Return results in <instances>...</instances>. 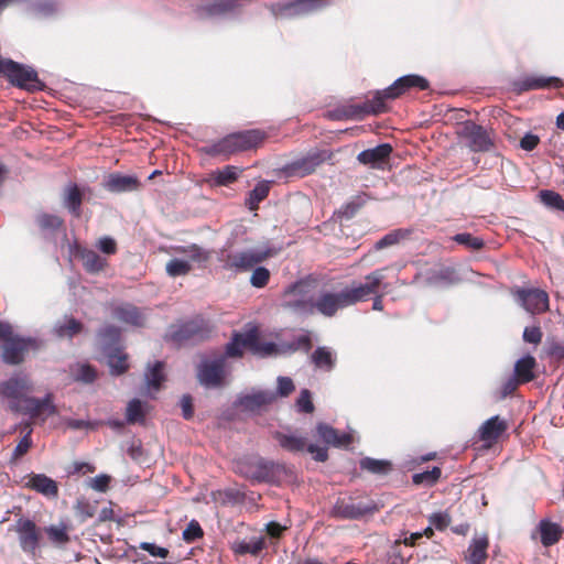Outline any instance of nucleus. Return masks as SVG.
<instances>
[{"label":"nucleus","instance_id":"423d86ee","mask_svg":"<svg viewBox=\"0 0 564 564\" xmlns=\"http://www.w3.org/2000/svg\"><path fill=\"white\" fill-rule=\"evenodd\" d=\"M378 511L379 507L376 501L348 496L336 500L329 516L338 520H359Z\"/></svg>","mask_w":564,"mask_h":564},{"label":"nucleus","instance_id":"9b49d317","mask_svg":"<svg viewBox=\"0 0 564 564\" xmlns=\"http://www.w3.org/2000/svg\"><path fill=\"white\" fill-rule=\"evenodd\" d=\"M326 0H294L290 2H273L267 6L275 19L294 18L314 11Z\"/></svg>","mask_w":564,"mask_h":564},{"label":"nucleus","instance_id":"4c0bfd02","mask_svg":"<svg viewBox=\"0 0 564 564\" xmlns=\"http://www.w3.org/2000/svg\"><path fill=\"white\" fill-rule=\"evenodd\" d=\"M561 80L557 77H529L521 86L522 90L540 89L550 86L558 87Z\"/></svg>","mask_w":564,"mask_h":564},{"label":"nucleus","instance_id":"9d476101","mask_svg":"<svg viewBox=\"0 0 564 564\" xmlns=\"http://www.w3.org/2000/svg\"><path fill=\"white\" fill-rule=\"evenodd\" d=\"M327 159H329L327 151H310L305 156L286 164L283 172L289 177H304L315 172Z\"/></svg>","mask_w":564,"mask_h":564},{"label":"nucleus","instance_id":"e433bc0d","mask_svg":"<svg viewBox=\"0 0 564 564\" xmlns=\"http://www.w3.org/2000/svg\"><path fill=\"white\" fill-rule=\"evenodd\" d=\"M163 368L164 364L156 361L154 366L145 372V380L149 388L155 391L160 390L162 382L165 380Z\"/></svg>","mask_w":564,"mask_h":564},{"label":"nucleus","instance_id":"58836bf2","mask_svg":"<svg viewBox=\"0 0 564 564\" xmlns=\"http://www.w3.org/2000/svg\"><path fill=\"white\" fill-rule=\"evenodd\" d=\"M265 546L264 538H257L250 541H241L236 544L235 552L238 554L258 555Z\"/></svg>","mask_w":564,"mask_h":564},{"label":"nucleus","instance_id":"a878e982","mask_svg":"<svg viewBox=\"0 0 564 564\" xmlns=\"http://www.w3.org/2000/svg\"><path fill=\"white\" fill-rule=\"evenodd\" d=\"M563 530L560 524L555 522H551L547 519H543L539 522L536 527V531L533 534V538L536 535L540 539V542L544 546H551L555 544L560 538L562 536Z\"/></svg>","mask_w":564,"mask_h":564},{"label":"nucleus","instance_id":"393cba45","mask_svg":"<svg viewBox=\"0 0 564 564\" xmlns=\"http://www.w3.org/2000/svg\"><path fill=\"white\" fill-rule=\"evenodd\" d=\"M112 315L119 322L131 326L142 327L145 323V317L141 313L140 308L129 303L115 307Z\"/></svg>","mask_w":564,"mask_h":564},{"label":"nucleus","instance_id":"a211bd4d","mask_svg":"<svg viewBox=\"0 0 564 564\" xmlns=\"http://www.w3.org/2000/svg\"><path fill=\"white\" fill-rule=\"evenodd\" d=\"M392 145L389 143L379 144L372 149L361 151L357 160L364 164L369 165L372 169H382L392 153Z\"/></svg>","mask_w":564,"mask_h":564},{"label":"nucleus","instance_id":"a19ab883","mask_svg":"<svg viewBox=\"0 0 564 564\" xmlns=\"http://www.w3.org/2000/svg\"><path fill=\"white\" fill-rule=\"evenodd\" d=\"M271 183L269 181L259 182L249 194V207L256 209L260 202L269 195Z\"/></svg>","mask_w":564,"mask_h":564},{"label":"nucleus","instance_id":"c85d7f7f","mask_svg":"<svg viewBox=\"0 0 564 564\" xmlns=\"http://www.w3.org/2000/svg\"><path fill=\"white\" fill-rule=\"evenodd\" d=\"M311 362L318 369L332 371L336 365V357L326 346L317 347L310 356Z\"/></svg>","mask_w":564,"mask_h":564},{"label":"nucleus","instance_id":"603ef678","mask_svg":"<svg viewBox=\"0 0 564 564\" xmlns=\"http://www.w3.org/2000/svg\"><path fill=\"white\" fill-rule=\"evenodd\" d=\"M182 535L184 541L194 542L204 535V531L196 520H192L183 531Z\"/></svg>","mask_w":564,"mask_h":564},{"label":"nucleus","instance_id":"f704fd0d","mask_svg":"<svg viewBox=\"0 0 564 564\" xmlns=\"http://www.w3.org/2000/svg\"><path fill=\"white\" fill-rule=\"evenodd\" d=\"M360 468L371 474L387 475L392 470V464L384 459L365 457L360 460Z\"/></svg>","mask_w":564,"mask_h":564},{"label":"nucleus","instance_id":"c756f323","mask_svg":"<svg viewBox=\"0 0 564 564\" xmlns=\"http://www.w3.org/2000/svg\"><path fill=\"white\" fill-rule=\"evenodd\" d=\"M536 367V360L531 355L521 357L514 364V376L520 382L525 383L532 381L535 378L534 369Z\"/></svg>","mask_w":564,"mask_h":564},{"label":"nucleus","instance_id":"f3484780","mask_svg":"<svg viewBox=\"0 0 564 564\" xmlns=\"http://www.w3.org/2000/svg\"><path fill=\"white\" fill-rule=\"evenodd\" d=\"M257 347V329L247 333H235L231 340L225 347V358H240L245 349Z\"/></svg>","mask_w":564,"mask_h":564},{"label":"nucleus","instance_id":"3c124183","mask_svg":"<svg viewBox=\"0 0 564 564\" xmlns=\"http://www.w3.org/2000/svg\"><path fill=\"white\" fill-rule=\"evenodd\" d=\"M270 280V271L264 267H258L253 270L250 283L252 286L261 289L264 288Z\"/></svg>","mask_w":564,"mask_h":564},{"label":"nucleus","instance_id":"0eeeda50","mask_svg":"<svg viewBox=\"0 0 564 564\" xmlns=\"http://www.w3.org/2000/svg\"><path fill=\"white\" fill-rule=\"evenodd\" d=\"M3 75L13 86H17L29 91L42 89V83L37 77V73L31 68L25 67L12 59H8L0 69Z\"/></svg>","mask_w":564,"mask_h":564},{"label":"nucleus","instance_id":"39448f33","mask_svg":"<svg viewBox=\"0 0 564 564\" xmlns=\"http://www.w3.org/2000/svg\"><path fill=\"white\" fill-rule=\"evenodd\" d=\"M0 341L2 361L10 366L21 365L30 350L40 348L36 339L19 336L9 323L2 321H0Z\"/></svg>","mask_w":564,"mask_h":564},{"label":"nucleus","instance_id":"13d9d810","mask_svg":"<svg viewBox=\"0 0 564 564\" xmlns=\"http://www.w3.org/2000/svg\"><path fill=\"white\" fill-rule=\"evenodd\" d=\"M97 248L105 254L111 256L118 251L117 242L111 237H102L97 241Z\"/></svg>","mask_w":564,"mask_h":564},{"label":"nucleus","instance_id":"7ed1b4c3","mask_svg":"<svg viewBox=\"0 0 564 564\" xmlns=\"http://www.w3.org/2000/svg\"><path fill=\"white\" fill-rule=\"evenodd\" d=\"M267 137V133L260 129L235 132L205 144L200 148V152L213 158L223 156L228 159L230 155L238 152L249 151L260 147Z\"/></svg>","mask_w":564,"mask_h":564},{"label":"nucleus","instance_id":"20e7f679","mask_svg":"<svg viewBox=\"0 0 564 564\" xmlns=\"http://www.w3.org/2000/svg\"><path fill=\"white\" fill-rule=\"evenodd\" d=\"M215 332L212 319L197 314L189 319L177 321L169 327L166 339L177 346L194 345L208 340Z\"/></svg>","mask_w":564,"mask_h":564},{"label":"nucleus","instance_id":"6e6552de","mask_svg":"<svg viewBox=\"0 0 564 564\" xmlns=\"http://www.w3.org/2000/svg\"><path fill=\"white\" fill-rule=\"evenodd\" d=\"M226 358L218 356L214 359L205 358L197 366L198 382L206 388H221L226 384Z\"/></svg>","mask_w":564,"mask_h":564},{"label":"nucleus","instance_id":"37998d69","mask_svg":"<svg viewBox=\"0 0 564 564\" xmlns=\"http://www.w3.org/2000/svg\"><path fill=\"white\" fill-rule=\"evenodd\" d=\"M108 365L110 367L111 375H116V376L122 375L129 368L128 356L120 351H116V352L109 355Z\"/></svg>","mask_w":564,"mask_h":564},{"label":"nucleus","instance_id":"f03ea898","mask_svg":"<svg viewBox=\"0 0 564 564\" xmlns=\"http://www.w3.org/2000/svg\"><path fill=\"white\" fill-rule=\"evenodd\" d=\"M384 269H378L366 275V283L354 282L340 292L323 290L311 300V314L319 313L325 317H334L339 310L368 301L372 293L382 284Z\"/></svg>","mask_w":564,"mask_h":564},{"label":"nucleus","instance_id":"6e6d98bb","mask_svg":"<svg viewBox=\"0 0 564 564\" xmlns=\"http://www.w3.org/2000/svg\"><path fill=\"white\" fill-rule=\"evenodd\" d=\"M296 404L301 412L312 413L314 411V404L312 402L311 392L307 389H303L297 398Z\"/></svg>","mask_w":564,"mask_h":564},{"label":"nucleus","instance_id":"b1692460","mask_svg":"<svg viewBox=\"0 0 564 564\" xmlns=\"http://www.w3.org/2000/svg\"><path fill=\"white\" fill-rule=\"evenodd\" d=\"M275 397L272 392L258 391L251 394L242 395L238 399V405L249 412H258L262 408L274 401Z\"/></svg>","mask_w":564,"mask_h":564},{"label":"nucleus","instance_id":"864d4df0","mask_svg":"<svg viewBox=\"0 0 564 564\" xmlns=\"http://www.w3.org/2000/svg\"><path fill=\"white\" fill-rule=\"evenodd\" d=\"M479 438L486 442L484 447L489 448L491 446L494 440V416L486 420L479 429Z\"/></svg>","mask_w":564,"mask_h":564},{"label":"nucleus","instance_id":"4d7b16f0","mask_svg":"<svg viewBox=\"0 0 564 564\" xmlns=\"http://www.w3.org/2000/svg\"><path fill=\"white\" fill-rule=\"evenodd\" d=\"M312 347L313 343L308 334H303L295 337L291 344V348L293 350H302L305 354L310 352Z\"/></svg>","mask_w":564,"mask_h":564},{"label":"nucleus","instance_id":"49530a36","mask_svg":"<svg viewBox=\"0 0 564 564\" xmlns=\"http://www.w3.org/2000/svg\"><path fill=\"white\" fill-rule=\"evenodd\" d=\"M191 270L192 265L186 260L174 258L166 263V272L170 276L173 278L186 275Z\"/></svg>","mask_w":564,"mask_h":564},{"label":"nucleus","instance_id":"f257e3e1","mask_svg":"<svg viewBox=\"0 0 564 564\" xmlns=\"http://www.w3.org/2000/svg\"><path fill=\"white\" fill-rule=\"evenodd\" d=\"M429 80L420 75L410 74L394 80L392 85L382 90H377L371 99L361 104L340 105L329 111L328 116L334 120H362L368 116H378L389 110L386 101L400 98L411 89L426 90Z\"/></svg>","mask_w":564,"mask_h":564},{"label":"nucleus","instance_id":"bb28decb","mask_svg":"<svg viewBox=\"0 0 564 564\" xmlns=\"http://www.w3.org/2000/svg\"><path fill=\"white\" fill-rule=\"evenodd\" d=\"M70 531L72 527L63 521H61L58 524H51L44 528L47 540L51 544L57 547H64L69 543Z\"/></svg>","mask_w":564,"mask_h":564},{"label":"nucleus","instance_id":"5701e85b","mask_svg":"<svg viewBox=\"0 0 564 564\" xmlns=\"http://www.w3.org/2000/svg\"><path fill=\"white\" fill-rule=\"evenodd\" d=\"M140 187L141 182L137 176L120 173H111L105 183V188L112 193L135 192Z\"/></svg>","mask_w":564,"mask_h":564},{"label":"nucleus","instance_id":"2f4dec72","mask_svg":"<svg viewBox=\"0 0 564 564\" xmlns=\"http://www.w3.org/2000/svg\"><path fill=\"white\" fill-rule=\"evenodd\" d=\"M274 438L279 442L282 448L291 453L303 452L307 446L306 438L303 436L288 435L276 432L274 434Z\"/></svg>","mask_w":564,"mask_h":564},{"label":"nucleus","instance_id":"aec40b11","mask_svg":"<svg viewBox=\"0 0 564 564\" xmlns=\"http://www.w3.org/2000/svg\"><path fill=\"white\" fill-rule=\"evenodd\" d=\"M316 433L325 444L333 447H348L352 443L351 434L341 433L326 423H318Z\"/></svg>","mask_w":564,"mask_h":564},{"label":"nucleus","instance_id":"680f3d73","mask_svg":"<svg viewBox=\"0 0 564 564\" xmlns=\"http://www.w3.org/2000/svg\"><path fill=\"white\" fill-rule=\"evenodd\" d=\"M283 307L290 308L293 311L304 312V313H311V300H286L283 303Z\"/></svg>","mask_w":564,"mask_h":564},{"label":"nucleus","instance_id":"473e14b6","mask_svg":"<svg viewBox=\"0 0 564 564\" xmlns=\"http://www.w3.org/2000/svg\"><path fill=\"white\" fill-rule=\"evenodd\" d=\"M489 542L487 539H476L468 547L469 564H484L487 558V547Z\"/></svg>","mask_w":564,"mask_h":564},{"label":"nucleus","instance_id":"4468645a","mask_svg":"<svg viewBox=\"0 0 564 564\" xmlns=\"http://www.w3.org/2000/svg\"><path fill=\"white\" fill-rule=\"evenodd\" d=\"M518 303L531 314H542L549 310V295L540 289H519L514 293Z\"/></svg>","mask_w":564,"mask_h":564},{"label":"nucleus","instance_id":"09e8293b","mask_svg":"<svg viewBox=\"0 0 564 564\" xmlns=\"http://www.w3.org/2000/svg\"><path fill=\"white\" fill-rule=\"evenodd\" d=\"M73 377L75 381L91 383L96 380L97 373L95 368L91 366L80 365L75 370H73Z\"/></svg>","mask_w":564,"mask_h":564},{"label":"nucleus","instance_id":"a18cd8bd","mask_svg":"<svg viewBox=\"0 0 564 564\" xmlns=\"http://www.w3.org/2000/svg\"><path fill=\"white\" fill-rule=\"evenodd\" d=\"M126 417L129 424L144 422L145 413L143 412L142 403L139 399H133L128 403Z\"/></svg>","mask_w":564,"mask_h":564},{"label":"nucleus","instance_id":"1a4fd4ad","mask_svg":"<svg viewBox=\"0 0 564 564\" xmlns=\"http://www.w3.org/2000/svg\"><path fill=\"white\" fill-rule=\"evenodd\" d=\"M9 408L12 412L29 415L31 419H42L43 421L47 416L57 413L52 393L46 394L43 399L33 397L22 398L20 402H10Z\"/></svg>","mask_w":564,"mask_h":564},{"label":"nucleus","instance_id":"2eb2a0df","mask_svg":"<svg viewBox=\"0 0 564 564\" xmlns=\"http://www.w3.org/2000/svg\"><path fill=\"white\" fill-rule=\"evenodd\" d=\"M243 468L246 477L259 482L275 481L281 469L280 465L263 458L249 462L243 466Z\"/></svg>","mask_w":564,"mask_h":564},{"label":"nucleus","instance_id":"0e129e2a","mask_svg":"<svg viewBox=\"0 0 564 564\" xmlns=\"http://www.w3.org/2000/svg\"><path fill=\"white\" fill-rule=\"evenodd\" d=\"M104 424V422H90L85 420H76L69 419L66 422V425L72 430H83V429H97L99 425Z\"/></svg>","mask_w":564,"mask_h":564},{"label":"nucleus","instance_id":"bf43d9fd","mask_svg":"<svg viewBox=\"0 0 564 564\" xmlns=\"http://www.w3.org/2000/svg\"><path fill=\"white\" fill-rule=\"evenodd\" d=\"M140 549L147 551L150 555L154 557L166 558L169 556V550L162 546H159L154 543L142 542L140 544Z\"/></svg>","mask_w":564,"mask_h":564},{"label":"nucleus","instance_id":"7c9ffc66","mask_svg":"<svg viewBox=\"0 0 564 564\" xmlns=\"http://www.w3.org/2000/svg\"><path fill=\"white\" fill-rule=\"evenodd\" d=\"M238 177V167L234 165H227L224 169L214 171L209 176V181L215 186H229L230 184L235 183Z\"/></svg>","mask_w":564,"mask_h":564},{"label":"nucleus","instance_id":"72a5a7b5","mask_svg":"<svg viewBox=\"0 0 564 564\" xmlns=\"http://www.w3.org/2000/svg\"><path fill=\"white\" fill-rule=\"evenodd\" d=\"M539 200L546 208L555 212H564V199L563 197L552 191V189H542L538 193Z\"/></svg>","mask_w":564,"mask_h":564},{"label":"nucleus","instance_id":"de8ad7c7","mask_svg":"<svg viewBox=\"0 0 564 564\" xmlns=\"http://www.w3.org/2000/svg\"><path fill=\"white\" fill-rule=\"evenodd\" d=\"M453 240L470 250H479L484 247V240L469 232L457 234L453 237Z\"/></svg>","mask_w":564,"mask_h":564},{"label":"nucleus","instance_id":"8fccbe9b","mask_svg":"<svg viewBox=\"0 0 564 564\" xmlns=\"http://www.w3.org/2000/svg\"><path fill=\"white\" fill-rule=\"evenodd\" d=\"M26 427H28L26 434L20 440V442L18 443V445L15 446V448L13 451L12 459H14V460L24 456L29 452V449L32 447V438H31L32 429L30 427V424H28Z\"/></svg>","mask_w":564,"mask_h":564},{"label":"nucleus","instance_id":"c03bdc74","mask_svg":"<svg viewBox=\"0 0 564 564\" xmlns=\"http://www.w3.org/2000/svg\"><path fill=\"white\" fill-rule=\"evenodd\" d=\"M83 330V324L77 319L70 317L64 324H59L55 328V333L58 337L72 338Z\"/></svg>","mask_w":564,"mask_h":564},{"label":"nucleus","instance_id":"052dcab7","mask_svg":"<svg viewBox=\"0 0 564 564\" xmlns=\"http://www.w3.org/2000/svg\"><path fill=\"white\" fill-rule=\"evenodd\" d=\"M110 480H111L110 476H108L106 474H101L94 478H90L89 485L96 491L106 492L109 488Z\"/></svg>","mask_w":564,"mask_h":564},{"label":"nucleus","instance_id":"e2e57ef3","mask_svg":"<svg viewBox=\"0 0 564 564\" xmlns=\"http://www.w3.org/2000/svg\"><path fill=\"white\" fill-rule=\"evenodd\" d=\"M430 522L432 525H434L437 530L440 531H443L445 530L449 523H451V518L448 514L446 513H442V512H436V513H433L431 517H430Z\"/></svg>","mask_w":564,"mask_h":564},{"label":"nucleus","instance_id":"dca6fc26","mask_svg":"<svg viewBox=\"0 0 564 564\" xmlns=\"http://www.w3.org/2000/svg\"><path fill=\"white\" fill-rule=\"evenodd\" d=\"M70 253L82 261L85 271L90 274L100 273L108 267L106 258L77 242L70 246Z\"/></svg>","mask_w":564,"mask_h":564},{"label":"nucleus","instance_id":"c9c22d12","mask_svg":"<svg viewBox=\"0 0 564 564\" xmlns=\"http://www.w3.org/2000/svg\"><path fill=\"white\" fill-rule=\"evenodd\" d=\"M410 235H411L410 229L392 230V231L388 232L387 235H384L380 240H378L375 245V248L377 250H381L383 248L394 246V245L399 243L401 240L409 238Z\"/></svg>","mask_w":564,"mask_h":564},{"label":"nucleus","instance_id":"774afa93","mask_svg":"<svg viewBox=\"0 0 564 564\" xmlns=\"http://www.w3.org/2000/svg\"><path fill=\"white\" fill-rule=\"evenodd\" d=\"M546 354L551 357L555 358H563L564 357V344L556 341V340H550L546 344Z\"/></svg>","mask_w":564,"mask_h":564},{"label":"nucleus","instance_id":"338daca9","mask_svg":"<svg viewBox=\"0 0 564 564\" xmlns=\"http://www.w3.org/2000/svg\"><path fill=\"white\" fill-rule=\"evenodd\" d=\"M99 336L105 340L117 341L120 337V329L115 325H106L99 330Z\"/></svg>","mask_w":564,"mask_h":564},{"label":"nucleus","instance_id":"69168bd1","mask_svg":"<svg viewBox=\"0 0 564 564\" xmlns=\"http://www.w3.org/2000/svg\"><path fill=\"white\" fill-rule=\"evenodd\" d=\"M295 387L291 378L279 377L278 378V393L281 397H288L294 391Z\"/></svg>","mask_w":564,"mask_h":564},{"label":"nucleus","instance_id":"cd10ccee","mask_svg":"<svg viewBox=\"0 0 564 564\" xmlns=\"http://www.w3.org/2000/svg\"><path fill=\"white\" fill-rule=\"evenodd\" d=\"M84 199V191L77 184H69L64 189V206L76 218L82 216V203Z\"/></svg>","mask_w":564,"mask_h":564},{"label":"nucleus","instance_id":"f8f14e48","mask_svg":"<svg viewBox=\"0 0 564 564\" xmlns=\"http://www.w3.org/2000/svg\"><path fill=\"white\" fill-rule=\"evenodd\" d=\"M13 531L18 534L22 551L34 554L41 540V530L36 523L29 518L21 517L15 521Z\"/></svg>","mask_w":564,"mask_h":564},{"label":"nucleus","instance_id":"6ab92c4d","mask_svg":"<svg viewBox=\"0 0 564 564\" xmlns=\"http://www.w3.org/2000/svg\"><path fill=\"white\" fill-rule=\"evenodd\" d=\"M31 390L26 378L11 377L0 382V394L10 400V402H20L22 398H26V392Z\"/></svg>","mask_w":564,"mask_h":564},{"label":"nucleus","instance_id":"ea45409f","mask_svg":"<svg viewBox=\"0 0 564 564\" xmlns=\"http://www.w3.org/2000/svg\"><path fill=\"white\" fill-rule=\"evenodd\" d=\"M442 470L440 467H433L431 470H425L423 473H416L412 476V481L415 485H422L426 487H432L435 485L441 478Z\"/></svg>","mask_w":564,"mask_h":564},{"label":"nucleus","instance_id":"4be33fe9","mask_svg":"<svg viewBox=\"0 0 564 564\" xmlns=\"http://www.w3.org/2000/svg\"><path fill=\"white\" fill-rule=\"evenodd\" d=\"M463 134L473 151H487L491 145L486 130L473 122H467L464 126Z\"/></svg>","mask_w":564,"mask_h":564},{"label":"nucleus","instance_id":"5fc2aeb1","mask_svg":"<svg viewBox=\"0 0 564 564\" xmlns=\"http://www.w3.org/2000/svg\"><path fill=\"white\" fill-rule=\"evenodd\" d=\"M543 334L540 326H528L523 330L522 338L525 343L539 345L542 340Z\"/></svg>","mask_w":564,"mask_h":564},{"label":"nucleus","instance_id":"79ce46f5","mask_svg":"<svg viewBox=\"0 0 564 564\" xmlns=\"http://www.w3.org/2000/svg\"><path fill=\"white\" fill-rule=\"evenodd\" d=\"M36 223L43 231H56L64 225L61 217L47 213L40 214L36 217Z\"/></svg>","mask_w":564,"mask_h":564},{"label":"nucleus","instance_id":"412c9836","mask_svg":"<svg viewBox=\"0 0 564 564\" xmlns=\"http://www.w3.org/2000/svg\"><path fill=\"white\" fill-rule=\"evenodd\" d=\"M23 487L34 490L47 498H57L58 496L57 482L45 474L29 475L28 481L23 485Z\"/></svg>","mask_w":564,"mask_h":564},{"label":"nucleus","instance_id":"ddd939ff","mask_svg":"<svg viewBox=\"0 0 564 564\" xmlns=\"http://www.w3.org/2000/svg\"><path fill=\"white\" fill-rule=\"evenodd\" d=\"M269 257V252L261 250H243L240 252L228 253L224 259V268L243 272L252 269Z\"/></svg>","mask_w":564,"mask_h":564}]
</instances>
